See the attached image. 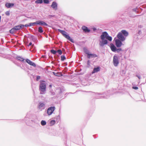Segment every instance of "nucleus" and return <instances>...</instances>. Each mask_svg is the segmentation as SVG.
<instances>
[{
    "mask_svg": "<svg viewBox=\"0 0 146 146\" xmlns=\"http://www.w3.org/2000/svg\"><path fill=\"white\" fill-rule=\"evenodd\" d=\"M96 97L98 98H102L103 96H102V95L98 93L96 94Z\"/></svg>",
    "mask_w": 146,
    "mask_h": 146,
    "instance_id": "20",
    "label": "nucleus"
},
{
    "mask_svg": "<svg viewBox=\"0 0 146 146\" xmlns=\"http://www.w3.org/2000/svg\"><path fill=\"white\" fill-rule=\"evenodd\" d=\"M122 50V49L121 48H119L118 49H117L116 51H117V52H119L120 51H121Z\"/></svg>",
    "mask_w": 146,
    "mask_h": 146,
    "instance_id": "33",
    "label": "nucleus"
},
{
    "mask_svg": "<svg viewBox=\"0 0 146 146\" xmlns=\"http://www.w3.org/2000/svg\"><path fill=\"white\" fill-rule=\"evenodd\" d=\"M33 45H33H33H32V46H33Z\"/></svg>",
    "mask_w": 146,
    "mask_h": 146,
    "instance_id": "44",
    "label": "nucleus"
},
{
    "mask_svg": "<svg viewBox=\"0 0 146 146\" xmlns=\"http://www.w3.org/2000/svg\"><path fill=\"white\" fill-rule=\"evenodd\" d=\"M50 52L54 54H55L57 52L56 51L53 49H52L50 50Z\"/></svg>",
    "mask_w": 146,
    "mask_h": 146,
    "instance_id": "29",
    "label": "nucleus"
},
{
    "mask_svg": "<svg viewBox=\"0 0 146 146\" xmlns=\"http://www.w3.org/2000/svg\"><path fill=\"white\" fill-rule=\"evenodd\" d=\"M122 34H123L124 36H127L128 35V33L125 30H123L121 31Z\"/></svg>",
    "mask_w": 146,
    "mask_h": 146,
    "instance_id": "18",
    "label": "nucleus"
},
{
    "mask_svg": "<svg viewBox=\"0 0 146 146\" xmlns=\"http://www.w3.org/2000/svg\"><path fill=\"white\" fill-rule=\"evenodd\" d=\"M55 123V121L54 120H52L50 121V124L51 125H54Z\"/></svg>",
    "mask_w": 146,
    "mask_h": 146,
    "instance_id": "28",
    "label": "nucleus"
},
{
    "mask_svg": "<svg viewBox=\"0 0 146 146\" xmlns=\"http://www.w3.org/2000/svg\"><path fill=\"white\" fill-rule=\"evenodd\" d=\"M26 61L27 62L29 65H31L34 67L36 66L35 64L33 62H32V61H31L29 59H27L26 60Z\"/></svg>",
    "mask_w": 146,
    "mask_h": 146,
    "instance_id": "11",
    "label": "nucleus"
},
{
    "mask_svg": "<svg viewBox=\"0 0 146 146\" xmlns=\"http://www.w3.org/2000/svg\"><path fill=\"white\" fill-rule=\"evenodd\" d=\"M51 6L54 9H55V10L57 9V5L56 2H53Z\"/></svg>",
    "mask_w": 146,
    "mask_h": 146,
    "instance_id": "14",
    "label": "nucleus"
},
{
    "mask_svg": "<svg viewBox=\"0 0 146 146\" xmlns=\"http://www.w3.org/2000/svg\"><path fill=\"white\" fill-rule=\"evenodd\" d=\"M56 51L60 55H61L62 54V52L60 49Z\"/></svg>",
    "mask_w": 146,
    "mask_h": 146,
    "instance_id": "31",
    "label": "nucleus"
},
{
    "mask_svg": "<svg viewBox=\"0 0 146 146\" xmlns=\"http://www.w3.org/2000/svg\"><path fill=\"white\" fill-rule=\"evenodd\" d=\"M82 29L86 33H89L90 32V30L89 29H88V27H87L83 26L82 27Z\"/></svg>",
    "mask_w": 146,
    "mask_h": 146,
    "instance_id": "13",
    "label": "nucleus"
},
{
    "mask_svg": "<svg viewBox=\"0 0 146 146\" xmlns=\"http://www.w3.org/2000/svg\"><path fill=\"white\" fill-rule=\"evenodd\" d=\"M66 59L65 57L64 56H61V59L62 61H64Z\"/></svg>",
    "mask_w": 146,
    "mask_h": 146,
    "instance_id": "30",
    "label": "nucleus"
},
{
    "mask_svg": "<svg viewBox=\"0 0 146 146\" xmlns=\"http://www.w3.org/2000/svg\"><path fill=\"white\" fill-rule=\"evenodd\" d=\"M115 45L117 47H121L122 44L121 41L118 39H117L115 40Z\"/></svg>",
    "mask_w": 146,
    "mask_h": 146,
    "instance_id": "8",
    "label": "nucleus"
},
{
    "mask_svg": "<svg viewBox=\"0 0 146 146\" xmlns=\"http://www.w3.org/2000/svg\"><path fill=\"white\" fill-rule=\"evenodd\" d=\"M37 25H45L46 26H48V25L45 22L42 21H37Z\"/></svg>",
    "mask_w": 146,
    "mask_h": 146,
    "instance_id": "10",
    "label": "nucleus"
},
{
    "mask_svg": "<svg viewBox=\"0 0 146 146\" xmlns=\"http://www.w3.org/2000/svg\"><path fill=\"white\" fill-rule=\"evenodd\" d=\"M43 1L44 3L48 4L49 3L48 0H43Z\"/></svg>",
    "mask_w": 146,
    "mask_h": 146,
    "instance_id": "32",
    "label": "nucleus"
},
{
    "mask_svg": "<svg viewBox=\"0 0 146 146\" xmlns=\"http://www.w3.org/2000/svg\"><path fill=\"white\" fill-rule=\"evenodd\" d=\"M100 69L99 67L94 68L93 71L92 72V74L94 73L100 71Z\"/></svg>",
    "mask_w": 146,
    "mask_h": 146,
    "instance_id": "17",
    "label": "nucleus"
},
{
    "mask_svg": "<svg viewBox=\"0 0 146 146\" xmlns=\"http://www.w3.org/2000/svg\"><path fill=\"white\" fill-rule=\"evenodd\" d=\"M84 52L87 55L88 54L90 53V52H89V51L86 48H84Z\"/></svg>",
    "mask_w": 146,
    "mask_h": 146,
    "instance_id": "19",
    "label": "nucleus"
},
{
    "mask_svg": "<svg viewBox=\"0 0 146 146\" xmlns=\"http://www.w3.org/2000/svg\"><path fill=\"white\" fill-rule=\"evenodd\" d=\"M6 14L7 15H9L10 14V13H9V11H7L6 12Z\"/></svg>",
    "mask_w": 146,
    "mask_h": 146,
    "instance_id": "38",
    "label": "nucleus"
},
{
    "mask_svg": "<svg viewBox=\"0 0 146 146\" xmlns=\"http://www.w3.org/2000/svg\"><path fill=\"white\" fill-rule=\"evenodd\" d=\"M90 61L89 60H88L87 62V65L88 66H90Z\"/></svg>",
    "mask_w": 146,
    "mask_h": 146,
    "instance_id": "36",
    "label": "nucleus"
},
{
    "mask_svg": "<svg viewBox=\"0 0 146 146\" xmlns=\"http://www.w3.org/2000/svg\"><path fill=\"white\" fill-rule=\"evenodd\" d=\"M30 23V26L37 25V21H36L35 22L31 23Z\"/></svg>",
    "mask_w": 146,
    "mask_h": 146,
    "instance_id": "23",
    "label": "nucleus"
},
{
    "mask_svg": "<svg viewBox=\"0 0 146 146\" xmlns=\"http://www.w3.org/2000/svg\"><path fill=\"white\" fill-rule=\"evenodd\" d=\"M41 124L42 126L45 125L46 124V122L45 121L42 120L41 122Z\"/></svg>",
    "mask_w": 146,
    "mask_h": 146,
    "instance_id": "24",
    "label": "nucleus"
},
{
    "mask_svg": "<svg viewBox=\"0 0 146 146\" xmlns=\"http://www.w3.org/2000/svg\"><path fill=\"white\" fill-rule=\"evenodd\" d=\"M32 45V43L31 42H30L29 43V44L28 45V46H30Z\"/></svg>",
    "mask_w": 146,
    "mask_h": 146,
    "instance_id": "40",
    "label": "nucleus"
},
{
    "mask_svg": "<svg viewBox=\"0 0 146 146\" xmlns=\"http://www.w3.org/2000/svg\"><path fill=\"white\" fill-rule=\"evenodd\" d=\"M15 31H16L14 28H13L11 30H10V33L12 34H13Z\"/></svg>",
    "mask_w": 146,
    "mask_h": 146,
    "instance_id": "25",
    "label": "nucleus"
},
{
    "mask_svg": "<svg viewBox=\"0 0 146 146\" xmlns=\"http://www.w3.org/2000/svg\"><path fill=\"white\" fill-rule=\"evenodd\" d=\"M40 79V76H37L36 79V80L37 81H38Z\"/></svg>",
    "mask_w": 146,
    "mask_h": 146,
    "instance_id": "35",
    "label": "nucleus"
},
{
    "mask_svg": "<svg viewBox=\"0 0 146 146\" xmlns=\"http://www.w3.org/2000/svg\"><path fill=\"white\" fill-rule=\"evenodd\" d=\"M17 59L18 60H20L21 61H24V59H23V58H21L20 57H17Z\"/></svg>",
    "mask_w": 146,
    "mask_h": 146,
    "instance_id": "27",
    "label": "nucleus"
},
{
    "mask_svg": "<svg viewBox=\"0 0 146 146\" xmlns=\"http://www.w3.org/2000/svg\"><path fill=\"white\" fill-rule=\"evenodd\" d=\"M136 76L139 79H140L141 77L139 76H138V75H137Z\"/></svg>",
    "mask_w": 146,
    "mask_h": 146,
    "instance_id": "41",
    "label": "nucleus"
},
{
    "mask_svg": "<svg viewBox=\"0 0 146 146\" xmlns=\"http://www.w3.org/2000/svg\"><path fill=\"white\" fill-rule=\"evenodd\" d=\"M117 37L119 39H118L122 41H124L125 39V38L123 36L121 33H118Z\"/></svg>",
    "mask_w": 146,
    "mask_h": 146,
    "instance_id": "7",
    "label": "nucleus"
},
{
    "mask_svg": "<svg viewBox=\"0 0 146 146\" xmlns=\"http://www.w3.org/2000/svg\"><path fill=\"white\" fill-rule=\"evenodd\" d=\"M43 2L42 0H37L35 1V3L37 4H41Z\"/></svg>",
    "mask_w": 146,
    "mask_h": 146,
    "instance_id": "21",
    "label": "nucleus"
},
{
    "mask_svg": "<svg viewBox=\"0 0 146 146\" xmlns=\"http://www.w3.org/2000/svg\"><path fill=\"white\" fill-rule=\"evenodd\" d=\"M110 48L111 50L113 52L116 51V47L113 44L111 43L110 44Z\"/></svg>",
    "mask_w": 146,
    "mask_h": 146,
    "instance_id": "15",
    "label": "nucleus"
},
{
    "mask_svg": "<svg viewBox=\"0 0 146 146\" xmlns=\"http://www.w3.org/2000/svg\"><path fill=\"white\" fill-rule=\"evenodd\" d=\"M46 84L45 81L43 80H40L39 88L40 94H45L46 91Z\"/></svg>",
    "mask_w": 146,
    "mask_h": 146,
    "instance_id": "2",
    "label": "nucleus"
},
{
    "mask_svg": "<svg viewBox=\"0 0 146 146\" xmlns=\"http://www.w3.org/2000/svg\"><path fill=\"white\" fill-rule=\"evenodd\" d=\"M38 31L40 33H42L43 32V31L42 30V28L41 27H40L38 28Z\"/></svg>",
    "mask_w": 146,
    "mask_h": 146,
    "instance_id": "22",
    "label": "nucleus"
},
{
    "mask_svg": "<svg viewBox=\"0 0 146 146\" xmlns=\"http://www.w3.org/2000/svg\"><path fill=\"white\" fill-rule=\"evenodd\" d=\"M101 40L100 41L99 44L100 46H102L108 43L107 40L111 41L112 40V37L110 36L108 33L106 31L103 32L100 36Z\"/></svg>",
    "mask_w": 146,
    "mask_h": 146,
    "instance_id": "1",
    "label": "nucleus"
},
{
    "mask_svg": "<svg viewBox=\"0 0 146 146\" xmlns=\"http://www.w3.org/2000/svg\"><path fill=\"white\" fill-rule=\"evenodd\" d=\"M24 26V25H23L20 24L19 25L15 26L13 28L16 31L19 30H20L21 28H23Z\"/></svg>",
    "mask_w": 146,
    "mask_h": 146,
    "instance_id": "9",
    "label": "nucleus"
},
{
    "mask_svg": "<svg viewBox=\"0 0 146 146\" xmlns=\"http://www.w3.org/2000/svg\"><path fill=\"white\" fill-rule=\"evenodd\" d=\"M137 9V8H135L133 9V11H134L136 12L137 11H136Z\"/></svg>",
    "mask_w": 146,
    "mask_h": 146,
    "instance_id": "39",
    "label": "nucleus"
},
{
    "mask_svg": "<svg viewBox=\"0 0 146 146\" xmlns=\"http://www.w3.org/2000/svg\"><path fill=\"white\" fill-rule=\"evenodd\" d=\"M14 4L13 3H7L5 4V6L7 8H10L12 7L14 5Z\"/></svg>",
    "mask_w": 146,
    "mask_h": 146,
    "instance_id": "16",
    "label": "nucleus"
},
{
    "mask_svg": "<svg viewBox=\"0 0 146 146\" xmlns=\"http://www.w3.org/2000/svg\"><path fill=\"white\" fill-rule=\"evenodd\" d=\"M97 56H98L96 54H91L90 53L87 56V57L88 58H95Z\"/></svg>",
    "mask_w": 146,
    "mask_h": 146,
    "instance_id": "12",
    "label": "nucleus"
},
{
    "mask_svg": "<svg viewBox=\"0 0 146 146\" xmlns=\"http://www.w3.org/2000/svg\"><path fill=\"white\" fill-rule=\"evenodd\" d=\"M55 109V107L54 106L49 108L47 110V113L48 115H51L54 111Z\"/></svg>",
    "mask_w": 146,
    "mask_h": 146,
    "instance_id": "6",
    "label": "nucleus"
},
{
    "mask_svg": "<svg viewBox=\"0 0 146 146\" xmlns=\"http://www.w3.org/2000/svg\"><path fill=\"white\" fill-rule=\"evenodd\" d=\"M113 63L115 66H118L119 63V60L118 57L115 55L113 57Z\"/></svg>",
    "mask_w": 146,
    "mask_h": 146,
    "instance_id": "5",
    "label": "nucleus"
},
{
    "mask_svg": "<svg viewBox=\"0 0 146 146\" xmlns=\"http://www.w3.org/2000/svg\"><path fill=\"white\" fill-rule=\"evenodd\" d=\"M93 29L94 31H96V29L95 28H93Z\"/></svg>",
    "mask_w": 146,
    "mask_h": 146,
    "instance_id": "42",
    "label": "nucleus"
},
{
    "mask_svg": "<svg viewBox=\"0 0 146 146\" xmlns=\"http://www.w3.org/2000/svg\"><path fill=\"white\" fill-rule=\"evenodd\" d=\"M46 108L45 104L43 102H39L38 104L37 108L40 111H42Z\"/></svg>",
    "mask_w": 146,
    "mask_h": 146,
    "instance_id": "3",
    "label": "nucleus"
},
{
    "mask_svg": "<svg viewBox=\"0 0 146 146\" xmlns=\"http://www.w3.org/2000/svg\"><path fill=\"white\" fill-rule=\"evenodd\" d=\"M24 27H31L30 26V23L29 24H25V25H24Z\"/></svg>",
    "mask_w": 146,
    "mask_h": 146,
    "instance_id": "34",
    "label": "nucleus"
},
{
    "mask_svg": "<svg viewBox=\"0 0 146 146\" xmlns=\"http://www.w3.org/2000/svg\"><path fill=\"white\" fill-rule=\"evenodd\" d=\"M58 31L67 39L71 42H73V40L70 38L68 35L67 34V33L66 32L64 31L59 29H58Z\"/></svg>",
    "mask_w": 146,
    "mask_h": 146,
    "instance_id": "4",
    "label": "nucleus"
},
{
    "mask_svg": "<svg viewBox=\"0 0 146 146\" xmlns=\"http://www.w3.org/2000/svg\"><path fill=\"white\" fill-rule=\"evenodd\" d=\"M132 88L135 90H137L138 89V87L136 86H133V87Z\"/></svg>",
    "mask_w": 146,
    "mask_h": 146,
    "instance_id": "37",
    "label": "nucleus"
},
{
    "mask_svg": "<svg viewBox=\"0 0 146 146\" xmlns=\"http://www.w3.org/2000/svg\"><path fill=\"white\" fill-rule=\"evenodd\" d=\"M52 86V85H49V86L50 87H51Z\"/></svg>",
    "mask_w": 146,
    "mask_h": 146,
    "instance_id": "43",
    "label": "nucleus"
},
{
    "mask_svg": "<svg viewBox=\"0 0 146 146\" xmlns=\"http://www.w3.org/2000/svg\"><path fill=\"white\" fill-rule=\"evenodd\" d=\"M53 73L54 75L57 76H60V75L61 74L58 72L56 73L54 72H53Z\"/></svg>",
    "mask_w": 146,
    "mask_h": 146,
    "instance_id": "26",
    "label": "nucleus"
}]
</instances>
